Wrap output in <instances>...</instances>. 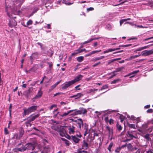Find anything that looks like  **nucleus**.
Here are the masks:
<instances>
[{
    "mask_svg": "<svg viewBox=\"0 0 153 153\" xmlns=\"http://www.w3.org/2000/svg\"><path fill=\"white\" fill-rule=\"evenodd\" d=\"M83 76L81 75H79L76 76L75 79L68 82H66L64 86H70L75 82L79 81L81 79Z\"/></svg>",
    "mask_w": 153,
    "mask_h": 153,
    "instance_id": "f257e3e1",
    "label": "nucleus"
},
{
    "mask_svg": "<svg viewBox=\"0 0 153 153\" xmlns=\"http://www.w3.org/2000/svg\"><path fill=\"white\" fill-rule=\"evenodd\" d=\"M136 134V133L135 131L129 130L127 131L126 136L128 137L133 139V138H136V137L134 136Z\"/></svg>",
    "mask_w": 153,
    "mask_h": 153,
    "instance_id": "f03ea898",
    "label": "nucleus"
},
{
    "mask_svg": "<svg viewBox=\"0 0 153 153\" xmlns=\"http://www.w3.org/2000/svg\"><path fill=\"white\" fill-rule=\"evenodd\" d=\"M25 146V150L27 149L28 150H33L35 148V146L33 144L29 143L26 144Z\"/></svg>",
    "mask_w": 153,
    "mask_h": 153,
    "instance_id": "7ed1b4c3",
    "label": "nucleus"
},
{
    "mask_svg": "<svg viewBox=\"0 0 153 153\" xmlns=\"http://www.w3.org/2000/svg\"><path fill=\"white\" fill-rule=\"evenodd\" d=\"M81 149L87 150L89 148V144L88 141L86 140H83L81 145Z\"/></svg>",
    "mask_w": 153,
    "mask_h": 153,
    "instance_id": "20e7f679",
    "label": "nucleus"
},
{
    "mask_svg": "<svg viewBox=\"0 0 153 153\" xmlns=\"http://www.w3.org/2000/svg\"><path fill=\"white\" fill-rule=\"evenodd\" d=\"M38 54L37 52L33 53L30 56V59L31 61V64H32L33 61L35 59H38Z\"/></svg>",
    "mask_w": 153,
    "mask_h": 153,
    "instance_id": "39448f33",
    "label": "nucleus"
},
{
    "mask_svg": "<svg viewBox=\"0 0 153 153\" xmlns=\"http://www.w3.org/2000/svg\"><path fill=\"white\" fill-rule=\"evenodd\" d=\"M25 151V146L22 145L21 148H16L13 149V151L15 152L18 153L19 152H23Z\"/></svg>",
    "mask_w": 153,
    "mask_h": 153,
    "instance_id": "423d86ee",
    "label": "nucleus"
},
{
    "mask_svg": "<svg viewBox=\"0 0 153 153\" xmlns=\"http://www.w3.org/2000/svg\"><path fill=\"white\" fill-rule=\"evenodd\" d=\"M42 92L41 91V88H40L36 96L33 99V101L34 102L35 99H36L40 98L42 95Z\"/></svg>",
    "mask_w": 153,
    "mask_h": 153,
    "instance_id": "0eeeda50",
    "label": "nucleus"
},
{
    "mask_svg": "<svg viewBox=\"0 0 153 153\" xmlns=\"http://www.w3.org/2000/svg\"><path fill=\"white\" fill-rule=\"evenodd\" d=\"M33 90V88L32 87H31L29 88L27 90L25 91L24 92V95L27 98H29V95Z\"/></svg>",
    "mask_w": 153,
    "mask_h": 153,
    "instance_id": "6e6552de",
    "label": "nucleus"
},
{
    "mask_svg": "<svg viewBox=\"0 0 153 153\" xmlns=\"http://www.w3.org/2000/svg\"><path fill=\"white\" fill-rule=\"evenodd\" d=\"M152 125V126H151L148 129V130L151 132L152 131L153 129V119L150 122H148L147 124L145 125L146 128L149 125Z\"/></svg>",
    "mask_w": 153,
    "mask_h": 153,
    "instance_id": "1a4fd4ad",
    "label": "nucleus"
},
{
    "mask_svg": "<svg viewBox=\"0 0 153 153\" xmlns=\"http://www.w3.org/2000/svg\"><path fill=\"white\" fill-rule=\"evenodd\" d=\"M143 53L142 55L143 56H147L152 53H153V51L152 50L149 51L145 50L143 51Z\"/></svg>",
    "mask_w": 153,
    "mask_h": 153,
    "instance_id": "9d476101",
    "label": "nucleus"
},
{
    "mask_svg": "<svg viewBox=\"0 0 153 153\" xmlns=\"http://www.w3.org/2000/svg\"><path fill=\"white\" fill-rule=\"evenodd\" d=\"M24 112L23 113V117H25L26 115H28L29 114L31 113V112L30 109V108H23Z\"/></svg>",
    "mask_w": 153,
    "mask_h": 153,
    "instance_id": "9b49d317",
    "label": "nucleus"
},
{
    "mask_svg": "<svg viewBox=\"0 0 153 153\" xmlns=\"http://www.w3.org/2000/svg\"><path fill=\"white\" fill-rule=\"evenodd\" d=\"M16 22L14 19H12L10 21L9 23V25L11 27L16 26Z\"/></svg>",
    "mask_w": 153,
    "mask_h": 153,
    "instance_id": "f8f14e48",
    "label": "nucleus"
},
{
    "mask_svg": "<svg viewBox=\"0 0 153 153\" xmlns=\"http://www.w3.org/2000/svg\"><path fill=\"white\" fill-rule=\"evenodd\" d=\"M40 116V114H38L36 115L34 114H32L29 117L31 119V120L33 121H34L35 119L38 117Z\"/></svg>",
    "mask_w": 153,
    "mask_h": 153,
    "instance_id": "ddd939ff",
    "label": "nucleus"
},
{
    "mask_svg": "<svg viewBox=\"0 0 153 153\" xmlns=\"http://www.w3.org/2000/svg\"><path fill=\"white\" fill-rule=\"evenodd\" d=\"M78 122L76 124L77 125V126L79 127L80 129H81V126L83 125V122L82 120L79 118L78 119Z\"/></svg>",
    "mask_w": 153,
    "mask_h": 153,
    "instance_id": "4468645a",
    "label": "nucleus"
},
{
    "mask_svg": "<svg viewBox=\"0 0 153 153\" xmlns=\"http://www.w3.org/2000/svg\"><path fill=\"white\" fill-rule=\"evenodd\" d=\"M83 95L81 93H78L74 95L71 96L70 97L71 98H75V99L80 98L81 96H82Z\"/></svg>",
    "mask_w": 153,
    "mask_h": 153,
    "instance_id": "2eb2a0df",
    "label": "nucleus"
},
{
    "mask_svg": "<svg viewBox=\"0 0 153 153\" xmlns=\"http://www.w3.org/2000/svg\"><path fill=\"white\" fill-rule=\"evenodd\" d=\"M71 136L72 140L76 143H78L80 140V139L77 137L76 136L72 135Z\"/></svg>",
    "mask_w": 153,
    "mask_h": 153,
    "instance_id": "dca6fc26",
    "label": "nucleus"
},
{
    "mask_svg": "<svg viewBox=\"0 0 153 153\" xmlns=\"http://www.w3.org/2000/svg\"><path fill=\"white\" fill-rule=\"evenodd\" d=\"M75 127L73 126H70L68 129L69 134H74L75 132Z\"/></svg>",
    "mask_w": 153,
    "mask_h": 153,
    "instance_id": "f3484780",
    "label": "nucleus"
},
{
    "mask_svg": "<svg viewBox=\"0 0 153 153\" xmlns=\"http://www.w3.org/2000/svg\"><path fill=\"white\" fill-rule=\"evenodd\" d=\"M106 129L108 131L109 133V136H110L111 135H112L113 132V129L111 128L108 126H106Z\"/></svg>",
    "mask_w": 153,
    "mask_h": 153,
    "instance_id": "a211bd4d",
    "label": "nucleus"
},
{
    "mask_svg": "<svg viewBox=\"0 0 153 153\" xmlns=\"http://www.w3.org/2000/svg\"><path fill=\"white\" fill-rule=\"evenodd\" d=\"M39 107V106L37 105H33L29 107V108L30 111L31 112L35 111Z\"/></svg>",
    "mask_w": 153,
    "mask_h": 153,
    "instance_id": "6ab92c4d",
    "label": "nucleus"
},
{
    "mask_svg": "<svg viewBox=\"0 0 153 153\" xmlns=\"http://www.w3.org/2000/svg\"><path fill=\"white\" fill-rule=\"evenodd\" d=\"M75 110H70L69 111H68L67 112H65L64 114H62L61 115V116L62 117H64L65 116H66L67 115H68L71 112H73V111H75Z\"/></svg>",
    "mask_w": 153,
    "mask_h": 153,
    "instance_id": "aec40b11",
    "label": "nucleus"
},
{
    "mask_svg": "<svg viewBox=\"0 0 153 153\" xmlns=\"http://www.w3.org/2000/svg\"><path fill=\"white\" fill-rule=\"evenodd\" d=\"M24 130L22 128H21L19 130V138H20L22 137L24 134Z\"/></svg>",
    "mask_w": 153,
    "mask_h": 153,
    "instance_id": "412c9836",
    "label": "nucleus"
},
{
    "mask_svg": "<svg viewBox=\"0 0 153 153\" xmlns=\"http://www.w3.org/2000/svg\"><path fill=\"white\" fill-rule=\"evenodd\" d=\"M127 147L128 150L130 151H132L133 150V147L131 143H129L127 145Z\"/></svg>",
    "mask_w": 153,
    "mask_h": 153,
    "instance_id": "4be33fe9",
    "label": "nucleus"
},
{
    "mask_svg": "<svg viewBox=\"0 0 153 153\" xmlns=\"http://www.w3.org/2000/svg\"><path fill=\"white\" fill-rule=\"evenodd\" d=\"M100 38H101L100 37H97V38H93V39H90L88 41L85 42L83 43V44H86V43H89V42H91L93 40L98 39H100Z\"/></svg>",
    "mask_w": 153,
    "mask_h": 153,
    "instance_id": "5701e85b",
    "label": "nucleus"
},
{
    "mask_svg": "<svg viewBox=\"0 0 153 153\" xmlns=\"http://www.w3.org/2000/svg\"><path fill=\"white\" fill-rule=\"evenodd\" d=\"M114 145V143L112 142H111L110 143L108 147L107 148V149L110 152H111V149Z\"/></svg>",
    "mask_w": 153,
    "mask_h": 153,
    "instance_id": "b1692460",
    "label": "nucleus"
},
{
    "mask_svg": "<svg viewBox=\"0 0 153 153\" xmlns=\"http://www.w3.org/2000/svg\"><path fill=\"white\" fill-rule=\"evenodd\" d=\"M38 67L36 65H35L33 68H31L30 69V71H31L32 72H35L38 68Z\"/></svg>",
    "mask_w": 153,
    "mask_h": 153,
    "instance_id": "393cba45",
    "label": "nucleus"
},
{
    "mask_svg": "<svg viewBox=\"0 0 153 153\" xmlns=\"http://www.w3.org/2000/svg\"><path fill=\"white\" fill-rule=\"evenodd\" d=\"M105 58L104 56H102L99 57H95L94 59V61L95 62L96 61L100 59H102Z\"/></svg>",
    "mask_w": 153,
    "mask_h": 153,
    "instance_id": "a878e982",
    "label": "nucleus"
},
{
    "mask_svg": "<svg viewBox=\"0 0 153 153\" xmlns=\"http://www.w3.org/2000/svg\"><path fill=\"white\" fill-rule=\"evenodd\" d=\"M128 126L130 128H133L134 129H136L135 125L133 124H130L128 123Z\"/></svg>",
    "mask_w": 153,
    "mask_h": 153,
    "instance_id": "bb28decb",
    "label": "nucleus"
},
{
    "mask_svg": "<svg viewBox=\"0 0 153 153\" xmlns=\"http://www.w3.org/2000/svg\"><path fill=\"white\" fill-rule=\"evenodd\" d=\"M33 21L31 20H29L27 23L26 25H24L25 27H27L28 25H31L32 24Z\"/></svg>",
    "mask_w": 153,
    "mask_h": 153,
    "instance_id": "cd10ccee",
    "label": "nucleus"
},
{
    "mask_svg": "<svg viewBox=\"0 0 153 153\" xmlns=\"http://www.w3.org/2000/svg\"><path fill=\"white\" fill-rule=\"evenodd\" d=\"M69 0H63V2L68 5H71L73 4V2H67Z\"/></svg>",
    "mask_w": 153,
    "mask_h": 153,
    "instance_id": "c85d7f7f",
    "label": "nucleus"
},
{
    "mask_svg": "<svg viewBox=\"0 0 153 153\" xmlns=\"http://www.w3.org/2000/svg\"><path fill=\"white\" fill-rule=\"evenodd\" d=\"M120 81H121V79H115L114 80L112 81L111 82V83L112 84H115V83H117L119 82H120Z\"/></svg>",
    "mask_w": 153,
    "mask_h": 153,
    "instance_id": "c756f323",
    "label": "nucleus"
},
{
    "mask_svg": "<svg viewBox=\"0 0 153 153\" xmlns=\"http://www.w3.org/2000/svg\"><path fill=\"white\" fill-rule=\"evenodd\" d=\"M32 121L30 118L29 117L27 118V120L25 122L26 124L30 125V126L31 125L30 123Z\"/></svg>",
    "mask_w": 153,
    "mask_h": 153,
    "instance_id": "7c9ffc66",
    "label": "nucleus"
},
{
    "mask_svg": "<svg viewBox=\"0 0 153 153\" xmlns=\"http://www.w3.org/2000/svg\"><path fill=\"white\" fill-rule=\"evenodd\" d=\"M84 57L83 56H80L77 58V60L79 62H82L84 59Z\"/></svg>",
    "mask_w": 153,
    "mask_h": 153,
    "instance_id": "2f4dec72",
    "label": "nucleus"
},
{
    "mask_svg": "<svg viewBox=\"0 0 153 153\" xmlns=\"http://www.w3.org/2000/svg\"><path fill=\"white\" fill-rule=\"evenodd\" d=\"M83 110H78L74 112L75 115L81 114L82 113Z\"/></svg>",
    "mask_w": 153,
    "mask_h": 153,
    "instance_id": "473e14b6",
    "label": "nucleus"
},
{
    "mask_svg": "<svg viewBox=\"0 0 153 153\" xmlns=\"http://www.w3.org/2000/svg\"><path fill=\"white\" fill-rule=\"evenodd\" d=\"M117 129L119 131H120L122 129V127L121 125H120L118 122L117 123Z\"/></svg>",
    "mask_w": 153,
    "mask_h": 153,
    "instance_id": "72a5a7b5",
    "label": "nucleus"
},
{
    "mask_svg": "<svg viewBox=\"0 0 153 153\" xmlns=\"http://www.w3.org/2000/svg\"><path fill=\"white\" fill-rule=\"evenodd\" d=\"M98 90V89H90L89 90H88L87 91V92L88 93H90L92 91H97Z\"/></svg>",
    "mask_w": 153,
    "mask_h": 153,
    "instance_id": "f704fd0d",
    "label": "nucleus"
},
{
    "mask_svg": "<svg viewBox=\"0 0 153 153\" xmlns=\"http://www.w3.org/2000/svg\"><path fill=\"white\" fill-rule=\"evenodd\" d=\"M79 53V51L78 49L77 50L75 51L74 52L71 54V55L74 56Z\"/></svg>",
    "mask_w": 153,
    "mask_h": 153,
    "instance_id": "c9c22d12",
    "label": "nucleus"
},
{
    "mask_svg": "<svg viewBox=\"0 0 153 153\" xmlns=\"http://www.w3.org/2000/svg\"><path fill=\"white\" fill-rule=\"evenodd\" d=\"M139 72V71L138 70H137V71H134L132 72H131L130 74H129V75H126V76H128L129 75H131V74H137V73H138V72Z\"/></svg>",
    "mask_w": 153,
    "mask_h": 153,
    "instance_id": "e433bc0d",
    "label": "nucleus"
},
{
    "mask_svg": "<svg viewBox=\"0 0 153 153\" xmlns=\"http://www.w3.org/2000/svg\"><path fill=\"white\" fill-rule=\"evenodd\" d=\"M112 27L111 25L110 24H108L106 26V28L108 30H110L112 28Z\"/></svg>",
    "mask_w": 153,
    "mask_h": 153,
    "instance_id": "4c0bfd02",
    "label": "nucleus"
},
{
    "mask_svg": "<svg viewBox=\"0 0 153 153\" xmlns=\"http://www.w3.org/2000/svg\"><path fill=\"white\" fill-rule=\"evenodd\" d=\"M4 133L5 134L7 135L9 133V132L7 130V128L5 127L4 128Z\"/></svg>",
    "mask_w": 153,
    "mask_h": 153,
    "instance_id": "58836bf2",
    "label": "nucleus"
},
{
    "mask_svg": "<svg viewBox=\"0 0 153 153\" xmlns=\"http://www.w3.org/2000/svg\"><path fill=\"white\" fill-rule=\"evenodd\" d=\"M59 133L60 135L61 136L63 137L65 136V133L62 130H60V131H59Z\"/></svg>",
    "mask_w": 153,
    "mask_h": 153,
    "instance_id": "ea45409f",
    "label": "nucleus"
},
{
    "mask_svg": "<svg viewBox=\"0 0 153 153\" xmlns=\"http://www.w3.org/2000/svg\"><path fill=\"white\" fill-rule=\"evenodd\" d=\"M39 10V8L38 7H35L34 9L33 12L32 13V14H33Z\"/></svg>",
    "mask_w": 153,
    "mask_h": 153,
    "instance_id": "a19ab883",
    "label": "nucleus"
},
{
    "mask_svg": "<svg viewBox=\"0 0 153 153\" xmlns=\"http://www.w3.org/2000/svg\"><path fill=\"white\" fill-rule=\"evenodd\" d=\"M117 60L116 59H114L110 60L108 61V64H109L113 62L114 61H116Z\"/></svg>",
    "mask_w": 153,
    "mask_h": 153,
    "instance_id": "79ce46f5",
    "label": "nucleus"
},
{
    "mask_svg": "<svg viewBox=\"0 0 153 153\" xmlns=\"http://www.w3.org/2000/svg\"><path fill=\"white\" fill-rule=\"evenodd\" d=\"M106 123H108L109 122V117L108 116L106 117L104 119Z\"/></svg>",
    "mask_w": 153,
    "mask_h": 153,
    "instance_id": "37998d69",
    "label": "nucleus"
},
{
    "mask_svg": "<svg viewBox=\"0 0 153 153\" xmlns=\"http://www.w3.org/2000/svg\"><path fill=\"white\" fill-rule=\"evenodd\" d=\"M121 150V148L120 147H117L116 149L115 150V152L116 153H119L120 152Z\"/></svg>",
    "mask_w": 153,
    "mask_h": 153,
    "instance_id": "c03bdc74",
    "label": "nucleus"
},
{
    "mask_svg": "<svg viewBox=\"0 0 153 153\" xmlns=\"http://www.w3.org/2000/svg\"><path fill=\"white\" fill-rule=\"evenodd\" d=\"M84 129L85 130H88V125L86 123L84 124Z\"/></svg>",
    "mask_w": 153,
    "mask_h": 153,
    "instance_id": "a18cd8bd",
    "label": "nucleus"
},
{
    "mask_svg": "<svg viewBox=\"0 0 153 153\" xmlns=\"http://www.w3.org/2000/svg\"><path fill=\"white\" fill-rule=\"evenodd\" d=\"M94 10V8L92 7H90L87 9V11L88 12L89 11H92Z\"/></svg>",
    "mask_w": 153,
    "mask_h": 153,
    "instance_id": "49530a36",
    "label": "nucleus"
},
{
    "mask_svg": "<svg viewBox=\"0 0 153 153\" xmlns=\"http://www.w3.org/2000/svg\"><path fill=\"white\" fill-rule=\"evenodd\" d=\"M123 69V68H116L115 72H117L121 71Z\"/></svg>",
    "mask_w": 153,
    "mask_h": 153,
    "instance_id": "de8ad7c7",
    "label": "nucleus"
},
{
    "mask_svg": "<svg viewBox=\"0 0 153 153\" xmlns=\"http://www.w3.org/2000/svg\"><path fill=\"white\" fill-rule=\"evenodd\" d=\"M87 151H85L84 150H78L77 152V153H87Z\"/></svg>",
    "mask_w": 153,
    "mask_h": 153,
    "instance_id": "09e8293b",
    "label": "nucleus"
},
{
    "mask_svg": "<svg viewBox=\"0 0 153 153\" xmlns=\"http://www.w3.org/2000/svg\"><path fill=\"white\" fill-rule=\"evenodd\" d=\"M109 124L110 125H111L112 123L114 124V120L112 119H110L109 120Z\"/></svg>",
    "mask_w": 153,
    "mask_h": 153,
    "instance_id": "8fccbe9b",
    "label": "nucleus"
},
{
    "mask_svg": "<svg viewBox=\"0 0 153 153\" xmlns=\"http://www.w3.org/2000/svg\"><path fill=\"white\" fill-rule=\"evenodd\" d=\"M149 134H146L144 136V137L148 140H149Z\"/></svg>",
    "mask_w": 153,
    "mask_h": 153,
    "instance_id": "3c124183",
    "label": "nucleus"
},
{
    "mask_svg": "<svg viewBox=\"0 0 153 153\" xmlns=\"http://www.w3.org/2000/svg\"><path fill=\"white\" fill-rule=\"evenodd\" d=\"M89 132V131L88 130H85V131L84 134V136H86L87 134H88Z\"/></svg>",
    "mask_w": 153,
    "mask_h": 153,
    "instance_id": "603ef678",
    "label": "nucleus"
},
{
    "mask_svg": "<svg viewBox=\"0 0 153 153\" xmlns=\"http://www.w3.org/2000/svg\"><path fill=\"white\" fill-rule=\"evenodd\" d=\"M37 44L38 45H39L40 46V47L42 49H43V48L42 47L43 45L42 43H40V42H38V43H37Z\"/></svg>",
    "mask_w": 153,
    "mask_h": 153,
    "instance_id": "864d4df0",
    "label": "nucleus"
},
{
    "mask_svg": "<svg viewBox=\"0 0 153 153\" xmlns=\"http://www.w3.org/2000/svg\"><path fill=\"white\" fill-rule=\"evenodd\" d=\"M126 21H125V20L124 19H121L120 21V26L122 25V24L125 22Z\"/></svg>",
    "mask_w": 153,
    "mask_h": 153,
    "instance_id": "5fc2aeb1",
    "label": "nucleus"
},
{
    "mask_svg": "<svg viewBox=\"0 0 153 153\" xmlns=\"http://www.w3.org/2000/svg\"><path fill=\"white\" fill-rule=\"evenodd\" d=\"M12 104H10L9 107V112H12Z\"/></svg>",
    "mask_w": 153,
    "mask_h": 153,
    "instance_id": "6e6d98bb",
    "label": "nucleus"
},
{
    "mask_svg": "<svg viewBox=\"0 0 153 153\" xmlns=\"http://www.w3.org/2000/svg\"><path fill=\"white\" fill-rule=\"evenodd\" d=\"M147 112L148 113H152L153 112V109H150L147 111Z\"/></svg>",
    "mask_w": 153,
    "mask_h": 153,
    "instance_id": "4d7b16f0",
    "label": "nucleus"
},
{
    "mask_svg": "<svg viewBox=\"0 0 153 153\" xmlns=\"http://www.w3.org/2000/svg\"><path fill=\"white\" fill-rule=\"evenodd\" d=\"M78 134H76V136L80 138L82 137V135L79 132H78Z\"/></svg>",
    "mask_w": 153,
    "mask_h": 153,
    "instance_id": "13d9d810",
    "label": "nucleus"
},
{
    "mask_svg": "<svg viewBox=\"0 0 153 153\" xmlns=\"http://www.w3.org/2000/svg\"><path fill=\"white\" fill-rule=\"evenodd\" d=\"M101 51V50L100 51H92V53L93 54H94L96 53H98L100 52Z\"/></svg>",
    "mask_w": 153,
    "mask_h": 153,
    "instance_id": "bf43d9fd",
    "label": "nucleus"
},
{
    "mask_svg": "<svg viewBox=\"0 0 153 153\" xmlns=\"http://www.w3.org/2000/svg\"><path fill=\"white\" fill-rule=\"evenodd\" d=\"M92 52L86 54L85 56V57H87L89 56H91L92 54Z\"/></svg>",
    "mask_w": 153,
    "mask_h": 153,
    "instance_id": "052dcab7",
    "label": "nucleus"
},
{
    "mask_svg": "<svg viewBox=\"0 0 153 153\" xmlns=\"http://www.w3.org/2000/svg\"><path fill=\"white\" fill-rule=\"evenodd\" d=\"M108 52H111V51H115V49L114 48H113V49L111 48V49H108Z\"/></svg>",
    "mask_w": 153,
    "mask_h": 153,
    "instance_id": "680f3d73",
    "label": "nucleus"
},
{
    "mask_svg": "<svg viewBox=\"0 0 153 153\" xmlns=\"http://www.w3.org/2000/svg\"><path fill=\"white\" fill-rule=\"evenodd\" d=\"M152 150V149H149L148 151L146 152V153H153Z\"/></svg>",
    "mask_w": 153,
    "mask_h": 153,
    "instance_id": "e2e57ef3",
    "label": "nucleus"
},
{
    "mask_svg": "<svg viewBox=\"0 0 153 153\" xmlns=\"http://www.w3.org/2000/svg\"><path fill=\"white\" fill-rule=\"evenodd\" d=\"M142 50H143V47H142L139 48H137L136 49V51H142Z\"/></svg>",
    "mask_w": 153,
    "mask_h": 153,
    "instance_id": "0e129e2a",
    "label": "nucleus"
},
{
    "mask_svg": "<svg viewBox=\"0 0 153 153\" xmlns=\"http://www.w3.org/2000/svg\"><path fill=\"white\" fill-rule=\"evenodd\" d=\"M55 106H56V105L55 104L54 105H52L51 106L50 108H49V109L50 110H51L53 109V108Z\"/></svg>",
    "mask_w": 153,
    "mask_h": 153,
    "instance_id": "69168bd1",
    "label": "nucleus"
},
{
    "mask_svg": "<svg viewBox=\"0 0 153 153\" xmlns=\"http://www.w3.org/2000/svg\"><path fill=\"white\" fill-rule=\"evenodd\" d=\"M131 140H132V139H131V138H129V139H126L124 140L123 142H126L127 141H130Z\"/></svg>",
    "mask_w": 153,
    "mask_h": 153,
    "instance_id": "338daca9",
    "label": "nucleus"
},
{
    "mask_svg": "<svg viewBox=\"0 0 153 153\" xmlns=\"http://www.w3.org/2000/svg\"><path fill=\"white\" fill-rule=\"evenodd\" d=\"M100 62H98V63H97L95 64H94V65L93 66V67H96V66H97V65H99V64H100Z\"/></svg>",
    "mask_w": 153,
    "mask_h": 153,
    "instance_id": "774afa93",
    "label": "nucleus"
}]
</instances>
